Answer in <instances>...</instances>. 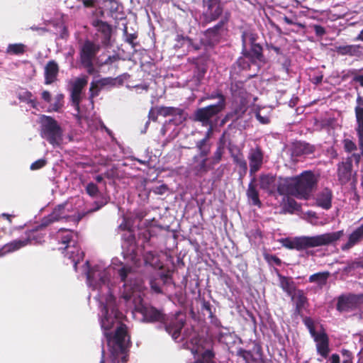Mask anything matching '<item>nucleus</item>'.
I'll use <instances>...</instances> for the list:
<instances>
[{
	"instance_id": "obj_1",
	"label": "nucleus",
	"mask_w": 363,
	"mask_h": 363,
	"mask_svg": "<svg viewBox=\"0 0 363 363\" xmlns=\"http://www.w3.org/2000/svg\"><path fill=\"white\" fill-rule=\"evenodd\" d=\"M137 272L138 270H132L128 267L119 269L118 274L123 285L118 288L113 286L111 279H110L111 293H104V297L108 298L111 296L113 297V305L107 304L108 313L111 314L113 310L114 312L120 314V317L114 320L107 330L103 328L101 322L102 309L106 305V303L104 301V303H101L99 300L95 299L99 304V322L107 341L110 358L113 363H118L120 362L125 363L127 361V350L130 342L127 328L121 323L123 315L116 308V294L118 295L120 302L123 301L127 308L131 311L133 315L135 313H140L143 321H159L162 323L165 330L176 341H178V339L180 337L181 331L185 323V315L180 312L177 313L174 315L165 317L161 311L144 303L143 296H144L145 287L142 279L139 278Z\"/></svg>"
},
{
	"instance_id": "obj_2",
	"label": "nucleus",
	"mask_w": 363,
	"mask_h": 363,
	"mask_svg": "<svg viewBox=\"0 0 363 363\" xmlns=\"http://www.w3.org/2000/svg\"><path fill=\"white\" fill-rule=\"evenodd\" d=\"M119 228L123 230H128L126 234L130 245L127 251L123 252L125 264H123L117 259H114L112 261L111 266L108 267L102 264H97L91 268L87 261L83 265V272L86 275V283L90 291L89 298L93 297L94 299L99 300L101 303H104V301H105L106 304H111L110 306L113 305V297L111 296L109 298L104 297V294L111 293L109 282L115 270L118 272L119 269L128 267L132 270L135 271L138 270L142 262L140 256L135 251V247L133 245L135 240L134 235L130 231L129 225L125 219L120 224ZM118 317H120V314L114 312L113 310L112 313L109 314L108 308L107 305H106L102 309L101 315L103 328L105 330L109 328L111 324L117 320Z\"/></svg>"
},
{
	"instance_id": "obj_3",
	"label": "nucleus",
	"mask_w": 363,
	"mask_h": 363,
	"mask_svg": "<svg viewBox=\"0 0 363 363\" xmlns=\"http://www.w3.org/2000/svg\"><path fill=\"white\" fill-rule=\"evenodd\" d=\"M316 182L315 174L311 171H306L295 177L280 179L277 190L280 194L307 199L315 188Z\"/></svg>"
},
{
	"instance_id": "obj_4",
	"label": "nucleus",
	"mask_w": 363,
	"mask_h": 363,
	"mask_svg": "<svg viewBox=\"0 0 363 363\" xmlns=\"http://www.w3.org/2000/svg\"><path fill=\"white\" fill-rule=\"evenodd\" d=\"M343 231L325 233L315 236H301L294 238H281L279 242L286 248L301 250L308 247H315L330 244L340 238Z\"/></svg>"
},
{
	"instance_id": "obj_5",
	"label": "nucleus",
	"mask_w": 363,
	"mask_h": 363,
	"mask_svg": "<svg viewBox=\"0 0 363 363\" xmlns=\"http://www.w3.org/2000/svg\"><path fill=\"white\" fill-rule=\"evenodd\" d=\"M56 240L62 246L59 250L65 257L71 260L75 271H77V264L83 259L84 252L78 246V235L69 229L61 228L57 233Z\"/></svg>"
},
{
	"instance_id": "obj_6",
	"label": "nucleus",
	"mask_w": 363,
	"mask_h": 363,
	"mask_svg": "<svg viewBox=\"0 0 363 363\" xmlns=\"http://www.w3.org/2000/svg\"><path fill=\"white\" fill-rule=\"evenodd\" d=\"M40 135L54 147L60 146L63 141V130L53 118L43 115L40 120Z\"/></svg>"
},
{
	"instance_id": "obj_7",
	"label": "nucleus",
	"mask_w": 363,
	"mask_h": 363,
	"mask_svg": "<svg viewBox=\"0 0 363 363\" xmlns=\"http://www.w3.org/2000/svg\"><path fill=\"white\" fill-rule=\"evenodd\" d=\"M204 340L198 336H194L188 342L192 358L187 360L188 363H210L213 354L210 350H205Z\"/></svg>"
},
{
	"instance_id": "obj_8",
	"label": "nucleus",
	"mask_w": 363,
	"mask_h": 363,
	"mask_svg": "<svg viewBox=\"0 0 363 363\" xmlns=\"http://www.w3.org/2000/svg\"><path fill=\"white\" fill-rule=\"evenodd\" d=\"M216 97L219 99L216 104L199 108L195 112V118L196 121L202 122L203 125H208L210 124L211 118L224 108L225 98L221 94H217L216 95L211 94L208 98L214 99Z\"/></svg>"
},
{
	"instance_id": "obj_9",
	"label": "nucleus",
	"mask_w": 363,
	"mask_h": 363,
	"mask_svg": "<svg viewBox=\"0 0 363 363\" xmlns=\"http://www.w3.org/2000/svg\"><path fill=\"white\" fill-rule=\"evenodd\" d=\"M71 208L72 204L69 202L57 206L49 216L43 218L42 225L46 226L55 221L63 219L78 221L79 218L76 217V211L71 212Z\"/></svg>"
},
{
	"instance_id": "obj_10",
	"label": "nucleus",
	"mask_w": 363,
	"mask_h": 363,
	"mask_svg": "<svg viewBox=\"0 0 363 363\" xmlns=\"http://www.w3.org/2000/svg\"><path fill=\"white\" fill-rule=\"evenodd\" d=\"M158 113L163 116H173V118L170 119L168 122L163 125L161 129V133L163 135H165L171 129L172 125L176 126L182 123V121L186 119V116L184 111L179 108H176L174 107H160L158 108Z\"/></svg>"
},
{
	"instance_id": "obj_11",
	"label": "nucleus",
	"mask_w": 363,
	"mask_h": 363,
	"mask_svg": "<svg viewBox=\"0 0 363 363\" xmlns=\"http://www.w3.org/2000/svg\"><path fill=\"white\" fill-rule=\"evenodd\" d=\"M88 83L87 76L75 78L71 84V98L75 109L79 112V104L82 99V91Z\"/></svg>"
},
{
	"instance_id": "obj_12",
	"label": "nucleus",
	"mask_w": 363,
	"mask_h": 363,
	"mask_svg": "<svg viewBox=\"0 0 363 363\" xmlns=\"http://www.w3.org/2000/svg\"><path fill=\"white\" fill-rule=\"evenodd\" d=\"M99 50V46L90 41L84 43L81 50V62L86 68L88 72L91 73L92 60Z\"/></svg>"
},
{
	"instance_id": "obj_13",
	"label": "nucleus",
	"mask_w": 363,
	"mask_h": 363,
	"mask_svg": "<svg viewBox=\"0 0 363 363\" xmlns=\"http://www.w3.org/2000/svg\"><path fill=\"white\" fill-rule=\"evenodd\" d=\"M206 10L203 13L206 23L216 21L222 14L223 6L220 0H207L204 2Z\"/></svg>"
},
{
	"instance_id": "obj_14",
	"label": "nucleus",
	"mask_w": 363,
	"mask_h": 363,
	"mask_svg": "<svg viewBox=\"0 0 363 363\" xmlns=\"http://www.w3.org/2000/svg\"><path fill=\"white\" fill-rule=\"evenodd\" d=\"M116 79L111 77L103 78L97 80H94L91 83L89 92L91 98V105L93 107L92 99L99 95L100 91L103 89L112 87L116 84Z\"/></svg>"
},
{
	"instance_id": "obj_15",
	"label": "nucleus",
	"mask_w": 363,
	"mask_h": 363,
	"mask_svg": "<svg viewBox=\"0 0 363 363\" xmlns=\"http://www.w3.org/2000/svg\"><path fill=\"white\" fill-rule=\"evenodd\" d=\"M92 25L96 28L101 43L104 46L111 45V38L112 35L111 26L106 22L100 20L94 21Z\"/></svg>"
},
{
	"instance_id": "obj_16",
	"label": "nucleus",
	"mask_w": 363,
	"mask_h": 363,
	"mask_svg": "<svg viewBox=\"0 0 363 363\" xmlns=\"http://www.w3.org/2000/svg\"><path fill=\"white\" fill-rule=\"evenodd\" d=\"M316 343L317 352L323 358H326L329 354V340L326 333L320 330L318 333L313 336Z\"/></svg>"
},
{
	"instance_id": "obj_17",
	"label": "nucleus",
	"mask_w": 363,
	"mask_h": 363,
	"mask_svg": "<svg viewBox=\"0 0 363 363\" xmlns=\"http://www.w3.org/2000/svg\"><path fill=\"white\" fill-rule=\"evenodd\" d=\"M247 158L250 163V174H253L257 172L262 165V152L258 147L252 148L250 150Z\"/></svg>"
},
{
	"instance_id": "obj_18",
	"label": "nucleus",
	"mask_w": 363,
	"mask_h": 363,
	"mask_svg": "<svg viewBox=\"0 0 363 363\" xmlns=\"http://www.w3.org/2000/svg\"><path fill=\"white\" fill-rule=\"evenodd\" d=\"M262 50V47L259 44H257L250 46L248 48H246V52H243L242 50V53L247 58V60H250L252 65H255L258 67V63L263 62Z\"/></svg>"
},
{
	"instance_id": "obj_19",
	"label": "nucleus",
	"mask_w": 363,
	"mask_h": 363,
	"mask_svg": "<svg viewBox=\"0 0 363 363\" xmlns=\"http://www.w3.org/2000/svg\"><path fill=\"white\" fill-rule=\"evenodd\" d=\"M30 242V238H26L17 239L9 243H6L0 249V257L4 256L8 253L13 252L16 250H18L19 249L26 246Z\"/></svg>"
},
{
	"instance_id": "obj_20",
	"label": "nucleus",
	"mask_w": 363,
	"mask_h": 363,
	"mask_svg": "<svg viewBox=\"0 0 363 363\" xmlns=\"http://www.w3.org/2000/svg\"><path fill=\"white\" fill-rule=\"evenodd\" d=\"M171 281V278L167 274L162 272H157L153 275L150 280L151 289L155 293H162V285L168 284Z\"/></svg>"
},
{
	"instance_id": "obj_21",
	"label": "nucleus",
	"mask_w": 363,
	"mask_h": 363,
	"mask_svg": "<svg viewBox=\"0 0 363 363\" xmlns=\"http://www.w3.org/2000/svg\"><path fill=\"white\" fill-rule=\"evenodd\" d=\"M363 240V223L352 231L348 237L347 242L342 246V250H348L359 244Z\"/></svg>"
},
{
	"instance_id": "obj_22",
	"label": "nucleus",
	"mask_w": 363,
	"mask_h": 363,
	"mask_svg": "<svg viewBox=\"0 0 363 363\" xmlns=\"http://www.w3.org/2000/svg\"><path fill=\"white\" fill-rule=\"evenodd\" d=\"M206 161L207 157L201 155L194 157L191 169L196 175L202 176L209 170Z\"/></svg>"
},
{
	"instance_id": "obj_23",
	"label": "nucleus",
	"mask_w": 363,
	"mask_h": 363,
	"mask_svg": "<svg viewBox=\"0 0 363 363\" xmlns=\"http://www.w3.org/2000/svg\"><path fill=\"white\" fill-rule=\"evenodd\" d=\"M58 72V65L54 60L49 61L45 67V83L50 84L55 82Z\"/></svg>"
},
{
	"instance_id": "obj_24",
	"label": "nucleus",
	"mask_w": 363,
	"mask_h": 363,
	"mask_svg": "<svg viewBox=\"0 0 363 363\" xmlns=\"http://www.w3.org/2000/svg\"><path fill=\"white\" fill-rule=\"evenodd\" d=\"M352 163L350 162H341L337 167V177L341 184L347 183L351 177Z\"/></svg>"
},
{
	"instance_id": "obj_25",
	"label": "nucleus",
	"mask_w": 363,
	"mask_h": 363,
	"mask_svg": "<svg viewBox=\"0 0 363 363\" xmlns=\"http://www.w3.org/2000/svg\"><path fill=\"white\" fill-rule=\"evenodd\" d=\"M359 45H347L335 47V51L341 55L359 56L362 54Z\"/></svg>"
},
{
	"instance_id": "obj_26",
	"label": "nucleus",
	"mask_w": 363,
	"mask_h": 363,
	"mask_svg": "<svg viewBox=\"0 0 363 363\" xmlns=\"http://www.w3.org/2000/svg\"><path fill=\"white\" fill-rule=\"evenodd\" d=\"M332 192L328 189H323L319 193L316 198L318 206L324 209H329L331 207Z\"/></svg>"
},
{
	"instance_id": "obj_27",
	"label": "nucleus",
	"mask_w": 363,
	"mask_h": 363,
	"mask_svg": "<svg viewBox=\"0 0 363 363\" xmlns=\"http://www.w3.org/2000/svg\"><path fill=\"white\" fill-rule=\"evenodd\" d=\"M276 184V177L272 175L267 174L260 177L259 186L261 189L272 193L274 191Z\"/></svg>"
},
{
	"instance_id": "obj_28",
	"label": "nucleus",
	"mask_w": 363,
	"mask_h": 363,
	"mask_svg": "<svg viewBox=\"0 0 363 363\" xmlns=\"http://www.w3.org/2000/svg\"><path fill=\"white\" fill-rule=\"evenodd\" d=\"M313 147L303 142H297L293 145L292 155L299 156L301 155H309L313 152Z\"/></svg>"
},
{
	"instance_id": "obj_29",
	"label": "nucleus",
	"mask_w": 363,
	"mask_h": 363,
	"mask_svg": "<svg viewBox=\"0 0 363 363\" xmlns=\"http://www.w3.org/2000/svg\"><path fill=\"white\" fill-rule=\"evenodd\" d=\"M290 296L296 306V313L300 314L307 302L306 297L304 296L303 291L300 290L294 291Z\"/></svg>"
},
{
	"instance_id": "obj_30",
	"label": "nucleus",
	"mask_w": 363,
	"mask_h": 363,
	"mask_svg": "<svg viewBox=\"0 0 363 363\" xmlns=\"http://www.w3.org/2000/svg\"><path fill=\"white\" fill-rule=\"evenodd\" d=\"M257 37L256 35L251 31H244L242 34V43L243 52H246V48H249L256 43Z\"/></svg>"
},
{
	"instance_id": "obj_31",
	"label": "nucleus",
	"mask_w": 363,
	"mask_h": 363,
	"mask_svg": "<svg viewBox=\"0 0 363 363\" xmlns=\"http://www.w3.org/2000/svg\"><path fill=\"white\" fill-rule=\"evenodd\" d=\"M279 280V285L281 288L286 291L289 295H291L295 291V286L294 282L290 278L284 277L280 274H278Z\"/></svg>"
},
{
	"instance_id": "obj_32",
	"label": "nucleus",
	"mask_w": 363,
	"mask_h": 363,
	"mask_svg": "<svg viewBox=\"0 0 363 363\" xmlns=\"http://www.w3.org/2000/svg\"><path fill=\"white\" fill-rule=\"evenodd\" d=\"M228 21V18H225L222 19L217 25H216L213 28H209L206 32V35L208 37H213L214 41L217 40V35L223 32L225 28L224 26Z\"/></svg>"
},
{
	"instance_id": "obj_33",
	"label": "nucleus",
	"mask_w": 363,
	"mask_h": 363,
	"mask_svg": "<svg viewBox=\"0 0 363 363\" xmlns=\"http://www.w3.org/2000/svg\"><path fill=\"white\" fill-rule=\"evenodd\" d=\"M144 261L146 264H149L154 268L161 269L162 264L158 256L152 252H147L144 255Z\"/></svg>"
},
{
	"instance_id": "obj_34",
	"label": "nucleus",
	"mask_w": 363,
	"mask_h": 363,
	"mask_svg": "<svg viewBox=\"0 0 363 363\" xmlns=\"http://www.w3.org/2000/svg\"><path fill=\"white\" fill-rule=\"evenodd\" d=\"M247 195L248 199L251 200L253 205L260 206L261 202L259 199L258 191H257L255 186L252 182L249 184Z\"/></svg>"
},
{
	"instance_id": "obj_35",
	"label": "nucleus",
	"mask_w": 363,
	"mask_h": 363,
	"mask_svg": "<svg viewBox=\"0 0 363 363\" xmlns=\"http://www.w3.org/2000/svg\"><path fill=\"white\" fill-rule=\"evenodd\" d=\"M64 96L61 94H57L50 103V111H59L63 106Z\"/></svg>"
},
{
	"instance_id": "obj_36",
	"label": "nucleus",
	"mask_w": 363,
	"mask_h": 363,
	"mask_svg": "<svg viewBox=\"0 0 363 363\" xmlns=\"http://www.w3.org/2000/svg\"><path fill=\"white\" fill-rule=\"evenodd\" d=\"M26 51V45L22 43L9 44L6 52L10 55H21Z\"/></svg>"
},
{
	"instance_id": "obj_37",
	"label": "nucleus",
	"mask_w": 363,
	"mask_h": 363,
	"mask_svg": "<svg viewBox=\"0 0 363 363\" xmlns=\"http://www.w3.org/2000/svg\"><path fill=\"white\" fill-rule=\"evenodd\" d=\"M329 276L328 272H319L314 274L309 277L310 282H315L318 285H323L325 284L328 277Z\"/></svg>"
},
{
	"instance_id": "obj_38",
	"label": "nucleus",
	"mask_w": 363,
	"mask_h": 363,
	"mask_svg": "<svg viewBox=\"0 0 363 363\" xmlns=\"http://www.w3.org/2000/svg\"><path fill=\"white\" fill-rule=\"evenodd\" d=\"M182 41V45L186 46L189 49H194L198 50L201 49V43H195L189 38H186L182 35L177 36V41Z\"/></svg>"
},
{
	"instance_id": "obj_39",
	"label": "nucleus",
	"mask_w": 363,
	"mask_h": 363,
	"mask_svg": "<svg viewBox=\"0 0 363 363\" xmlns=\"http://www.w3.org/2000/svg\"><path fill=\"white\" fill-rule=\"evenodd\" d=\"M19 99L27 102L33 108H36L38 105L37 101L35 99H33L32 94L30 91H24L23 93L21 94Z\"/></svg>"
},
{
	"instance_id": "obj_40",
	"label": "nucleus",
	"mask_w": 363,
	"mask_h": 363,
	"mask_svg": "<svg viewBox=\"0 0 363 363\" xmlns=\"http://www.w3.org/2000/svg\"><path fill=\"white\" fill-rule=\"evenodd\" d=\"M206 142H207V138H204L203 139H202L196 143V147L199 150V155H202V157H207V155L210 151V148L206 145Z\"/></svg>"
},
{
	"instance_id": "obj_41",
	"label": "nucleus",
	"mask_w": 363,
	"mask_h": 363,
	"mask_svg": "<svg viewBox=\"0 0 363 363\" xmlns=\"http://www.w3.org/2000/svg\"><path fill=\"white\" fill-rule=\"evenodd\" d=\"M233 162L245 172H246L247 169V162L244 159V157L242 154H238L233 155Z\"/></svg>"
},
{
	"instance_id": "obj_42",
	"label": "nucleus",
	"mask_w": 363,
	"mask_h": 363,
	"mask_svg": "<svg viewBox=\"0 0 363 363\" xmlns=\"http://www.w3.org/2000/svg\"><path fill=\"white\" fill-rule=\"evenodd\" d=\"M123 35L125 37V41L128 43L133 45L134 44V40L136 39L137 35L135 33H128V28L126 26H124L123 28Z\"/></svg>"
},
{
	"instance_id": "obj_43",
	"label": "nucleus",
	"mask_w": 363,
	"mask_h": 363,
	"mask_svg": "<svg viewBox=\"0 0 363 363\" xmlns=\"http://www.w3.org/2000/svg\"><path fill=\"white\" fill-rule=\"evenodd\" d=\"M237 62L238 66L242 69H247L250 67L251 65H252L250 60H247V58L243 55L242 57L238 60Z\"/></svg>"
},
{
	"instance_id": "obj_44",
	"label": "nucleus",
	"mask_w": 363,
	"mask_h": 363,
	"mask_svg": "<svg viewBox=\"0 0 363 363\" xmlns=\"http://www.w3.org/2000/svg\"><path fill=\"white\" fill-rule=\"evenodd\" d=\"M264 259L270 264H275L279 266L281 264V259L275 255L265 254Z\"/></svg>"
},
{
	"instance_id": "obj_45",
	"label": "nucleus",
	"mask_w": 363,
	"mask_h": 363,
	"mask_svg": "<svg viewBox=\"0 0 363 363\" xmlns=\"http://www.w3.org/2000/svg\"><path fill=\"white\" fill-rule=\"evenodd\" d=\"M344 148L346 152H351L357 149L356 144L350 139H345L343 140Z\"/></svg>"
},
{
	"instance_id": "obj_46",
	"label": "nucleus",
	"mask_w": 363,
	"mask_h": 363,
	"mask_svg": "<svg viewBox=\"0 0 363 363\" xmlns=\"http://www.w3.org/2000/svg\"><path fill=\"white\" fill-rule=\"evenodd\" d=\"M47 163L45 159H39L35 162H33L30 165L31 170H37L43 167Z\"/></svg>"
},
{
	"instance_id": "obj_47",
	"label": "nucleus",
	"mask_w": 363,
	"mask_h": 363,
	"mask_svg": "<svg viewBox=\"0 0 363 363\" xmlns=\"http://www.w3.org/2000/svg\"><path fill=\"white\" fill-rule=\"evenodd\" d=\"M223 154V148L218 147L213 156V162L214 164L218 163L222 158Z\"/></svg>"
},
{
	"instance_id": "obj_48",
	"label": "nucleus",
	"mask_w": 363,
	"mask_h": 363,
	"mask_svg": "<svg viewBox=\"0 0 363 363\" xmlns=\"http://www.w3.org/2000/svg\"><path fill=\"white\" fill-rule=\"evenodd\" d=\"M86 192L91 196L97 195L99 190L98 187L94 183H89L86 186Z\"/></svg>"
},
{
	"instance_id": "obj_49",
	"label": "nucleus",
	"mask_w": 363,
	"mask_h": 363,
	"mask_svg": "<svg viewBox=\"0 0 363 363\" xmlns=\"http://www.w3.org/2000/svg\"><path fill=\"white\" fill-rule=\"evenodd\" d=\"M304 322H305V324L307 326V328H308L309 330V332L311 335V336H314L315 335L318 331H315L314 327H313V321L311 318H306L305 320H304Z\"/></svg>"
},
{
	"instance_id": "obj_50",
	"label": "nucleus",
	"mask_w": 363,
	"mask_h": 363,
	"mask_svg": "<svg viewBox=\"0 0 363 363\" xmlns=\"http://www.w3.org/2000/svg\"><path fill=\"white\" fill-rule=\"evenodd\" d=\"M348 307L347 306V298L344 297H340L338 300L337 303V309L340 311L346 310Z\"/></svg>"
},
{
	"instance_id": "obj_51",
	"label": "nucleus",
	"mask_w": 363,
	"mask_h": 363,
	"mask_svg": "<svg viewBox=\"0 0 363 363\" xmlns=\"http://www.w3.org/2000/svg\"><path fill=\"white\" fill-rule=\"evenodd\" d=\"M257 119L262 124H267L269 122V118L267 116H262L259 112L256 113Z\"/></svg>"
},
{
	"instance_id": "obj_52",
	"label": "nucleus",
	"mask_w": 363,
	"mask_h": 363,
	"mask_svg": "<svg viewBox=\"0 0 363 363\" xmlns=\"http://www.w3.org/2000/svg\"><path fill=\"white\" fill-rule=\"evenodd\" d=\"M314 30L318 36H322L325 33V28L319 25L314 26Z\"/></svg>"
},
{
	"instance_id": "obj_53",
	"label": "nucleus",
	"mask_w": 363,
	"mask_h": 363,
	"mask_svg": "<svg viewBox=\"0 0 363 363\" xmlns=\"http://www.w3.org/2000/svg\"><path fill=\"white\" fill-rule=\"evenodd\" d=\"M158 115H160L158 110L156 111L155 108H152L149 111V119L155 121L157 120Z\"/></svg>"
},
{
	"instance_id": "obj_54",
	"label": "nucleus",
	"mask_w": 363,
	"mask_h": 363,
	"mask_svg": "<svg viewBox=\"0 0 363 363\" xmlns=\"http://www.w3.org/2000/svg\"><path fill=\"white\" fill-rule=\"evenodd\" d=\"M42 99L48 102V103H50L51 101H52V97H51V94L48 91H43L42 92Z\"/></svg>"
},
{
	"instance_id": "obj_55",
	"label": "nucleus",
	"mask_w": 363,
	"mask_h": 363,
	"mask_svg": "<svg viewBox=\"0 0 363 363\" xmlns=\"http://www.w3.org/2000/svg\"><path fill=\"white\" fill-rule=\"evenodd\" d=\"M326 363H340V357L338 354H333Z\"/></svg>"
},
{
	"instance_id": "obj_56",
	"label": "nucleus",
	"mask_w": 363,
	"mask_h": 363,
	"mask_svg": "<svg viewBox=\"0 0 363 363\" xmlns=\"http://www.w3.org/2000/svg\"><path fill=\"white\" fill-rule=\"evenodd\" d=\"M284 21L288 24V25H293V24H296L291 19H290L289 18H288L287 16H284V18H283ZM297 25H298L299 26L301 27H303V25H301V23H296Z\"/></svg>"
},
{
	"instance_id": "obj_57",
	"label": "nucleus",
	"mask_w": 363,
	"mask_h": 363,
	"mask_svg": "<svg viewBox=\"0 0 363 363\" xmlns=\"http://www.w3.org/2000/svg\"><path fill=\"white\" fill-rule=\"evenodd\" d=\"M354 81L363 86V75H358L354 77Z\"/></svg>"
},
{
	"instance_id": "obj_58",
	"label": "nucleus",
	"mask_w": 363,
	"mask_h": 363,
	"mask_svg": "<svg viewBox=\"0 0 363 363\" xmlns=\"http://www.w3.org/2000/svg\"><path fill=\"white\" fill-rule=\"evenodd\" d=\"M166 189H167V187L165 186H161L160 187L157 189V190L155 191V193L162 194L164 193V191H165Z\"/></svg>"
},
{
	"instance_id": "obj_59",
	"label": "nucleus",
	"mask_w": 363,
	"mask_h": 363,
	"mask_svg": "<svg viewBox=\"0 0 363 363\" xmlns=\"http://www.w3.org/2000/svg\"><path fill=\"white\" fill-rule=\"evenodd\" d=\"M135 88L138 90L139 89H142L143 90L147 91V84H141V85H137L135 86Z\"/></svg>"
},
{
	"instance_id": "obj_60",
	"label": "nucleus",
	"mask_w": 363,
	"mask_h": 363,
	"mask_svg": "<svg viewBox=\"0 0 363 363\" xmlns=\"http://www.w3.org/2000/svg\"><path fill=\"white\" fill-rule=\"evenodd\" d=\"M361 156H362L361 154H356V153H354V154L352 155V157H354L357 164H358L359 162Z\"/></svg>"
},
{
	"instance_id": "obj_61",
	"label": "nucleus",
	"mask_w": 363,
	"mask_h": 363,
	"mask_svg": "<svg viewBox=\"0 0 363 363\" xmlns=\"http://www.w3.org/2000/svg\"><path fill=\"white\" fill-rule=\"evenodd\" d=\"M212 134V126L210 125L209 128L208 129V131L206 132V135L205 138H207V140L210 138L211 135Z\"/></svg>"
},
{
	"instance_id": "obj_62",
	"label": "nucleus",
	"mask_w": 363,
	"mask_h": 363,
	"mask_svg": "<svg viewBox=\"0 0 363 363\" xmlns=\"http://www.w3.org/2000/svg\"><path fill=\"white\" fill-rule=\"evenodd\" d=\"M355 40L363 41V29L360 31L359 34L357 35Z\"/></svg>"
},
{
	"instance_id": "obj_63",
	"label": "nucleus",
	"mask_w": 363,
	"mask_h": 363,
	"mask_svg": "<svg viewBox=\"0 0 363 363\" xmlns=\"http://www.w3.org/2000/svg\"><path fill=\"white\" fill-rule=\"evenodd\" d=\"M362 101V98L359 96V97L357 98V103H358V104H359V105L357 106V107L359 106V107L362 108V106H361ZM357 108V106L355 107V108ZM362 108H363V107H362Z\"/></svg>"
},
{
	"instance_id": "obj_64",
	"label": "nucleus",
	"mask_w": 363,
	"mask_h": 363,
	"mask_svg": "<svg viewBox=\"0 0 363 363\" xmlns=\"http://www.w3.org/2000/svg\"><path fill=\"white\" fill-rule=\"evenodd\" d=\"M1 216H2V217H5V218H6L9 220V222H10V223L11 222V219H10V217H11V216H10V215H9V214H7V213H2V214H1Z\"/></svg>"
}]
</instances>
